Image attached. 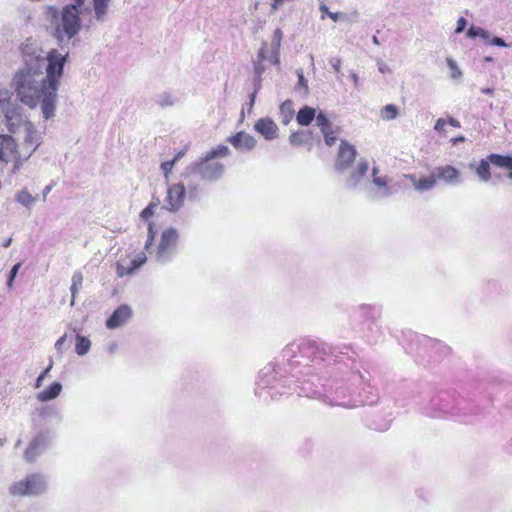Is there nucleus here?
Wrapping results in <instances>:
<instances>
[{"label":"nucleus","instance_id":"nucleus-1","mask_svg":"<svg viewBox=\"0 0 512 512\" xmlns=\"http://www.w3.org/2000/svg\"><path fill=\"white\" fill-rule=\"evenodd\" d=\"M21 54L25 66L15 73L11 87L21 103L32 109L40 105L44 118L49 119L55 114L57 91L67 54L63 55L56 49L48 52L45 77H42V50L35 43L30 40L23 43Z\"/></svg>","mask_w":512,"mask_h":512},{"label":"nucleus","instance_id":"nucleus-2","mask_svg":"<svg viewBox=\"0 0 512 512\" xmlns=\"http://www.w3.org/2000/svg\"><path fill=\"white\" fill-rule=\"evenodd\" d=\"M342 352H338L336 348L326 343H318L310 339H299L288 344L282 351L277 361L263 368L262 381L269 384V380H265L271 372L280 373L281 371L289 372L292 377L298 378L302 373V369L319 365L326 361L330 363L334 361L339 365L342 361Z\"/></svg>","mask_w":512,"mask_h":512},{"label":"nucleus","instance_id":"nucleus-3","mask_svg":"<svg viewBox=\"0 0 512 512\" xmlns=\"http://www.w3.org/2000/svg\"><path fill=\"white\" fill-rule=\"evenodd\" d=\"M345 375L340 379L330 380L323 386V392H316L328 405L354 408L363 404L362 400L355 397L352 386L366 381L365 377L358 370L345 372Z\"/></svg>","mask_w":512,"mask_h":512},{"label":"nucleus","instance_id":"nucleus-4","mask_svg":"<svg viewBox=\"0 0 512 512\" xmlns=\"http://www.w3.org/2000/svg\"><path fill=\"white\" fill-rule=\"evenodd\" d=\"M80 7L75 3L64 6L61 11L53 6L47 8L53 34L59 41L64 38L71 39L79 33L81 29Z\"/></svg>","mask_w":512,"mask_h":512},{"label":"nucleus","instance_id":"nucleus-5","mask_svg":"<svg viewBox=\"0 0 512 512\" xmlns=\"http://www.w3.org/2000/svg\"><path fill=\"white\" fill-rule=\"evenodd\" d=\"M464 400H456L448 393L441 394L433 398L425 408V414L431 418H458L465 420L469 415L478 413V409L473 407L466 409Z\"/></svg>","mask_w":512,"mask_h":512},{"label":"nucleus","instance_id":"nucleus-6","mask_svg":"<svg viewBox=\"0 0 512 512\" xmlns=\"http://www.w3.org/2000/svg\"><path fill=\"white\" fill-rule=\"evenodd\" d=\"M230 149L225 145H218L208 151L205 157L201 158L195 165V171L199 177L208 182L217 181L225 171L223 163L217 161L230 155Z\"/></svg>","mask_w":512,"mask_h":512},{"label":"nucleus","instance_id":"nucleus-7","mask_svg":"<svg viewBox=\"0 0 512 512\" xmlns=\"http://www.w3.org/2000/svg\"><path fill=\"white\" fill-rule=\"evenodd\" d=\"M47 478L43 474L33 473L13 483L9 492L13 496H38L47 491Z\"/></svg>","mask_w":512,"mask_h":512},{"label":"nucleus","instance_id":"nucleus-8","mask_svg":"<svg viewBox=\"0 0 512 512\" xmlns=\"http://www.w3.org/2000/svg\"><path fill=\"white\" fill-rule=\"evenodd\" d=\"M178 232L170 227L161 233L159 243L154 251V258L160 264H166L172 260L176 253Z\"/></svg>","mask_w":512,"mask_h":512},{"label":"nucleus","instance_id":"nucleus-9","mask_svg":"<svg viewBox=\"0 0 512 512\" xmlns=\"http://www.w3.org/2000/svg\"><path fill=\"white\" fill-rule=\"evenodd\" d=\"M355 316L361 318L368 325V329L371 332L378 333L380 327L378 320L382 315V308L378 305L372 304H361L353 311Z\"/></svg>","mask_w":512,"mask_h":512},{"label":"nucleus","instance_id":"nucleus-10","mask_svg":"<svg viewBox=\"0 0 512 512\" xmlns=\"http://www.w3.org/2000/svg\"><path fill=\"white\" fill-rule=\"evenodd\" d=\"M262 373H263V369L260 372V380L258 382V389H257V394L260 397H265L264 394H270V390L275 391V392L271 393L272 398H274L275 394H280V395L285 394V392L282 390V388H285V385L280 384V380L278 379V376L285 377V374H290L289 372L281 371L280 373H276V372L269 373L268 376L265 378L266 381L269 380V382H270L268 385L263 383Z\"/></svg>","mask_w":512,"mask_h":512},{"label":"nucleus","instance_id":"nucleus-11","mask_svg":"<svg viewBox=\"0 0 512 512\" xmlns=\"http://www.w3.org/2000/svg\"><path fill=\"white\" fill-rule=\"evenodd\" d=\"M357 151L353 145L345 140H341L334 167L337 171L343 172L347 170L355 161Z\"/></svg>","mask_w":512,"mask_h":512},{"label":"nucleus","instance_id":"nucleus-12","mask_svg":"<svg viewBox=\"0 0 512 512\" xmlns=\"http://www.w3.org/2000/svg\"><path fill=\"white\" fill-rule=\"evenodd\" d=\"M51 436L48 432H41L36 435L29 443L24 457L26 461L33 462L39 455H41L50 445Z\"/></svg>","mask_w":512,"mask_h":512},{"label":"nucleus","instance_id":"nucleus-13","mask_svg":"<svg viewBox=\"0 0 512 512\" xmlns=\"http://www.w3.org/2000/svg\"><path fill=\"white\" fill-rule=\"evenodd\" d=\"M147 261L146 254L139 252L131 260L121 258L116 263V273L118 277H125L134 274Z\"/></svg>","mask_w":512,"mask_h":512},{"label":"nucleus","instance_id":"nucleus-14","mask_svg":"<svg viewBox=\"0 0 512 512\" xmlns=\"http://www.w3.org/2000/svg\"><path fill=\"white\" fill-rule=\"evenodd\" d=\"M147 261L146 254L139 252L131 260L121 258L116 263V273L118 277H125L134 274Z\"/></svg>","mask_w":512,"mask_h":512},{"label":"nucleus","instance_id":"nucleus-15","mask_svg":"<svg viewBox=\"0 0 512 512\" xmlns=\"http://www.w3.org/2000/svg\"><path fill=\"white\" fill-rule=\"evenodd\" d=\"M316 125L319 127L324 137L325 144L329 147L335 145L341 132V128L338 126L334 127L323 112H319L317 114Z\"/></svg>","mask_w":512,"mask_h":512},{"label":"nucleus","instance_id":"nucleus-16","mask_svg":"<svg viewBox=\"0 0 512 512\" xmlns=\"http://www.w3.org/2000/svg\"><path fill=\"white\" fill-rule=\"evenodd\" d=\"M21 155L17 150L15 140L9 135H0V161L19 163Z\"/></svg>","mask_w":512,"mask_h":512},{"label":"nucleus","instance_id":"nucleus-17","mask_svg":"<svg viewBox=\"0 0 512 512\" xmlns=\"http://www.w3.org/2000/svg\"><path fill=\"white\" fill-rule=\"evenodd\" d=\"M227 141L238 151L248 152L257 146V140L252 135L239 131L228 137Z\"/></svg>","mask_w":512,"mask_h":512},{"label":"nucleus","instance_id":"nucleus-18","mask_svg":"<svg viewBox=\"0 0 512 512\" xmlns=\"http://www.w3.org/2000/svg\"><path fill=\"white\" fill-rule=\"evenodd\" d=\"M0 108L10 127L15 125L14 121H20L21 115L18 109L11 105V97L8 91H0Z\"/></svg>","mask_w":512,"mask_h":512},{"label":"nucleus","instance_id":"nucleus-19","mask_svg":"<svg viewBox=\"0 0 512 512\" xmlns=\"http://www.w3.org/2000/svg\"><path fill=\"white\" fill-rule=\"evenodd\" d=\"M132 316V309L126 304L120 305L106 320L108 329H116L123 326Z\"/></svg>","mask_w":512,"mask_h":512},{"label":"nucleus","instance_id":"nucleus-20","mask_svg":"<svg viewBox=\"0 0 512 512\" xmlns=\"http://www.w3.org/2000/svg\"><path fill=\"white\" fill-rule=\"evenodd\" d=\"M254 129L266 140H274L278 137L279 128L271 118L258 119L254 124Z\"/></svg>","mask_w":512,"mask_h":512},{"label":"nucleus","instance_id":"nucleus-21","mask_svg":"<svg viewBox=\"0 0 512 512\" xmlns=\"http://www.w3.org/2000/svg\"><path fill=\"white\" fill-rule=\"evenodd\" d=\"M186 191L182 183L173 184L167 191V203L170 210H178L184 203Z\"/></svg>","mask_w":512,"mask_h":512},{"label":"nucleus","instance_id":"nucleus-22","mask_svg":"<svg viewBox=\"0 0 512 512\" xmlns=\"http://www.w3.org/2000/svg\"><path fill=\"white\" fill-rule=\"evenodd\" d=\"M436 181H443L449 185H456L460 182V171L451 165L439 166L435 169Z\"/></svg>","mask_w":512,"mask_h":512},{"label":"nucleus","instance_id":"nucleus-23","mask_svg":"<svg viewBox=\"0 0 512 512\" xmlns=\"http://www.w3.org/2000/svg\"><path fill=\"white\" fill-rule=\"evenodd\" d=\"M489 159L493 166L505 170L507 177L512 179V155L492 153L489 155Z\"/></svg>","mask_w":512,"mask_h":512},{"label":"nucleus","instance_id":"nucleus-24","mask_svg":"<svg viewBox=\"0 0 512 512\" xmlns=\"http://www.w3.org/2000/svg\"><path fill=\"white\" fill-rule=\"evenodd\" d=\"M409 179L412 182L414 188L419 192L428 191L437 185L436 176L434 173L428 176H422L418 179L414 175H410Z\"/></svg>","mask_w":512,"mask_h":512},{"label":"nucleus","instance_id":"nucleus-25","mask_svg":"<svg viewBox=\"0 0 512 512\" xmlns=\"http://www.w3.org/2000/svg\"><path fill=\"white\" fill-rule=\"evenodd\" d=\"M25 128V144L29 150V155L36 150L40 144V135L30 122L24 124Z\"/></svg>","mask_w":512,"mask_h":512},{"label":"nucleus","instance_id":"nucleus-26","mask_svg":"<svg viewBox=\"0 0 512 512\" xmlns=\"http://www.w3.org/2000/svg\"><path fill=\"white\" fill-rule=\"evenodd\" d=\"M62 391V384L60 382H53L48 388L39 392L36 398L40 402H47L57 398Z\"/></svg>","mask_w":512,"mask_h":512},{"label":"nucleus","instance_id":"nucleus-27","mask_svg":"<svg viewBox=\"0 0 512 512\" xmlns=\"http://www.w3.org/2000/svg\"><path fill=\"white\" fill-rule=\"evenodd\" d=\"M316 110L309 106L301 108L296 116L297 123L301 126H308L311 122L316 119Z\"/></svg>","mask_w":512,"mask_h":512},{"label":"nucleus","instance_id":"nucleus-28","mask_svg":"<svg viewBox=\"0 0 512 512\" xmlns=\"http://www.w3.org/2000/svg\"><path fill=\"white\" fill-rule=\"evenodd\" d=\"M490 165H492V163L490 162L488 155L486 159H481L475 168L476 174L484 182H488L492 177Z\"/></svg>","mask_w":512,"mask_h":512},{"label":"nucleus","instance_id":"nucleus-29","mask_svg":"<svg viewBox=\"0 0 512 512\" xmlns=\"http://www.w3.org/2000/svg\"><path fill=\"white\" fill-rule=\"evenodd\" d=\"M78 6H82L85 0H74ZM110 0H93L94 11L96 18L102 20L107 13Z\"/></svg>","mask_w":512,"mask_h":512},{"label":"nucleus","instance_id":"nucleus-30","mask_svg":"<svg viewBox=\"0 0 512 512\" xmlns=\"http://www.w3.org/2000/svg\"><path fill=\"white\" fill-rule=\"evenodd\" d=\"M294 113V103L292 100L288 99L280 105V115L284 124H288L292 120Z\"/></svg>","mask_w":512,"mask_h":512},{"label":"nucleus","instance_id":"nucleus-31","mask_svg":"<svg viewBox=\"0 0 512 512\" xmlns=\"http://www.w3.org/2000/svg\"><path fill=\"white\" fill-rule=\"evenodd\" d=\"M71 281H72V284H71V287H70L71 306H73L74 303H75L76 294L78 293V291L82 287V283H83V275H82V273L79 272V271L74 272V274L72 275Z\"/></svg>","mask_w":512,"mask_h":512},{"label":"nucleus","instance_id":"nucleus-32","mask_svg":"<svg viewBox=\"0 0 512 512\" xmlns=\"http://www.w3.org/2000/svg\"><path fill=\"white\" fill-rule=\"evenodd\" d=\"M311 135L309 131H297L289 136V142L293 146H302L308 142Z\"/></svg>","mask_w":512,"mask_h":512},{"label":"nucleus","instance_id":"nucleus-33","mask_svg":"<svg viewBox=\"0 0 512 512\" xmlns=\"http://www.w3.org/2000/svg\"><path fill=\"white\" fill-rule=\"evenodd\" d=\"M91 346V342L88 338H85L81 335H76V346L75 352L79 356H83L88 353Z\"/></svg>","mask_w":512,"mask_h":512},{"label":"nucleus","instance_id":"nucleus-34","mask_svg":"<svg viewBox=\"0 0 512 512\" xmlns=\"http://www.w3.org/2000/svg\"><path fill=\"white\" fill-rule=\"evenodd\" d=\"M398 116V109L393 104H388L381 109V117L384 120H392Z\"/></svg>","mask_w":512,"mask_h":512},{"label":"nucleus","instance_id":"nucleus-35","mask_svg":"<svg viewBox=\"0 0 512 512\" xmlns=\"http://www.w3.org/2000/svg\"><path fill=\"white\" fill-rule=\"evenodd\" d=\"M16 200L22 205L29 207L35 201V197H33L26 189H24L16 195Z\"/></svg>","mask_w":512,"mask_h":512},{"label":"nucleus","instance_id":"nucleus-36","mask_svg":"<svg viewBox=\"0 0 512 512\" xmlns=\"http://www.w3.org/2000/svg\"><path fill=\"white\" fill-rule=\"evenodd\" d=\"M183 154H184V152H179V153L175 156V158H174L173 160H171V161H166V162H163V163L161 164V169H162V171H163V173H164V177H165L166 179H168V178H169V174L171 173V171H172V169H173V167H174V165H175L176 161H177L178 159H180V158L183 156Z\"/></svg>","mask_w":512,"mask_h":512},{"label":"nucleus","instance_id":"nucleus-37","mask_svg":"<svg viewBox=\"0 0 512 512\" xmlns=\"http://www.w3.org/2000/svg\"><path fill=\"white\" fill-rule=\"evenodd\" d=\"M368 171V164L366 162H359L355 170L351 174V178L354 181L361 179Z\"/></svg>","mask_w":512,"mask_h":512},{"label":"nucleus","instance_id":"nucleus-38","mask_svg":"<svg viewBox=\"0 0 512 512\" xmlns=\"http://www.w3.org/2000/svg\"><path fill=\"white\" fill-rule=\"evenodd\" d=\"M446 63L450 69L451 78L459 79L462 76V72L457 66L456 62L452 58L448 57L446 58Z\"/></svg>","mask_w":512,"mask_h":512},{"label":"nucleus","instance_id":"nucleus-39","mask_svg":"<svg viewBox=\"0 0 512 512\" xmlns=\"http://www.w3.org/2000/svg\"><path fill=\"white\" fill-rule=\"evenodd\" d=\"M158 207V204L156 203H150L142 212H141V219L143 221H149L150 218L154 215L155 209Z\"/></svg>","mask_w":512,"mask_h":512},{"label":"nucleus","instance_id":"nucleus-40","mask_svg":"<svg viewBox=\"0 0 512 512\" xmlns=\"http://www.w3.org/2000/svg\"><path fill=\"white\" fill-rule=\"evenodd\" d=\"M467 35L468 37L470 38H475V37H478V36H481V37H486L487 36V33L486 31L481 28V27H476V26H471L468 31H467Z\"/></svg>","mask_w":512,"mask_h":512},{"label":"nucleus","instance_id":"nucleus-41","mask_svg":"<svg viewBox=\"0 0 512 512\" xmlns=\"http://www.w3.org/2000/svg\"><path fill=\"white\" fill-rule=\"evenodd\" d=\"M20 267H21V263H16L12 267V269H11V271L9 273V277H8V281H7V287L9 289H11L13 287V281H14V279H15V277H16L19 269H20Z\"/></svg>","mask_w":512,"mask_h":512},{"label":"nucleus","instance_id":"nucleus-42","mask_svg":"<svg viewBox=\"0 0 512 512\" xmlns=\"http://www.w3.org/2000/svg\"><path fill=\"white\" fill-rule=\"evenodd\" d=\"M282 37H283L282 30L280 28H277L274 31L273 37H272V44H273V46H275L276 48H279L280 44H281V41H282Z\"/></svg>","mask_w":512,"mask_h":512},{"label":"nucleus","instance_id":"nucleus-43","mask_svg":"<svg viewBox=\"0 0 512 512\" xmlns=\"http://www.w3.org/2000/svg\"><path fill=\"white\" fill-rule=\"evenodd\" d=\"M52 366H53V362L50 361L48 367L38 376V378L36 379V382H35V387L36 388H40L41 387L44 378L49 373V371L51 370Z\"/></svg>","mask_w":512,"mask_h":512},{"label":"nucleus","instance_id":"nucleus-44","mask_svg":"<svg viewBox=\"0 0 512 512\" xmlns=\"http://www.w3.org/2000/svg\"><path fill=\"white\" fill-rule=\"evenodd\" d=\"M155 238L154 226H148V236L145 243V249L149 250Z\"/></svg>","mask_w":512,"mask_h":512},{"label":"nucleus","instance_id":"nucleus-45","mask_svg":"<svg viewBox=\"0 0 512 512\" xmlns=\"http://www.w3.org/2000/svg\"><path fill=\"white\" fill-rule=\"evenodd\" d=\"M66 341H67V335L64 334L63 336H61L55 343V349L59 352V353H62L63 351V348L66 344Z\"/></svg>","mask_w":512,"mask_h":512},{"label":"nucleus","instance_id":"nucleus-46","mask_svg":"<svg viewBox=\"0 0 512 512\" xmlns=\"http://www.w3.org/2000/svg\"><path fill=\"white\" fill-rule=\"evenodd\" d=\"M466 24H467L466 19L464 17H460L457 20V26H456L455 32L457 34L463 32L466 27Z\"/></svg>","mask_w":512,"mask_h":512},{"label":"nucleus","instance_id":"nucleus-47","mask_svg":"<svg viewBox=\"0 0 512 512\" xmlns=\"http://www.w3.org/2000/svg\"><path fill=\"white\" fill-rule=\"evenodd\" d=\"M446 124H447L446 120L438 119L435 124V130H437L438 132H444Z\"/></svg>","mask_w":512,"mask_h":512},{"label":"nucleus","instance_id":"nucleus-48","mask_svg":"<svg viewBox=\"0 0 512 512\" xmlns=\"http://www.w3.org/2000/svg\"><path fill=\"white\" fill-rule=\"evenodd\" d=\"M492 44H494L496 46H500V47L507 46V44L504 42V40L502 38H499V37H494L492 39Z\"/></svg>","mask_w":512,"mask_h":512},{"label":"nucleus","instance_id":"nucleus-49","mask_svg":"<svg viewBox=\"0 0 512 512\" xmlns=\"http://www.w3.org/2000/svg\"><path fill=\"white\" fill-rule=\"evenodd\" d=\"M341 13L339 12H331V13H328V17L331 18L334 22H337L340 20L341 18Z\"/></svg>","mask_w":512,"mask_h":512},{"label":"nucleus","instance_id":"nucleus-50","mask_svg":"<svg viewBox=\"0 0 512 512\" xmlns=\"http://www.w3.org/2000/svg\"><path fill=\"white\" fill-rule=\"evenodd\" d=\"M284 1L285 0H274L271 5L272 10H274V11L277 10L280 6L283 5Z\"/></svg>","mask_w":512,"mask_h":512},{"label":"nucleus","instance_id":"nucleus-51","mask_svg":"<svg viewBox=\"0 0 512 512\" xmlns=\"http://www.w3.org/2000/svg\"><path fill=\"white\" fill-rule=\"evenodd\" d=\"M446 122L453 127H457V128L460 127V122L453 117L449 118L448 121H446Z\"/></svg>","mask_w":512,"mask_h":512},{"label":"nucleus","instance_id":"nucleus-52","mask_svg":"<svg viewBox=\"0 0 512 512\" xmlns=\"http://www.w3.org/2000/svg\"><path fill=\"white\" fill-rule=\"evenodd\" d=\"M506 451L510 455H512V437L509 439V441L506 444Z\"/></svg>","mask_w":512,"mask_h":512},{"label":"nucleus","instance_id":"nucleus-53","mask_svg":"<svg viewBox=\"0 0 512 512\" xmlns=\"http://www.w3.org/2000/svg\"><path fill=\"white\" fill-rule=\"evenodd\" d=\"M320 11H321L323 14L327 15V16H328V13H331V12L329 11L328 7H327L326 5H324V4H321V5H320Z\"/></svg>","mask_w":512,"mask_h":512},{"label":"nucleus","instance_id":"nucleus-54","mask_svg":"<svg viewBox=\"0 0 512 512\" xmlns=\"http://www.w3.org/2000/svg\"><path fill=\"white\" fill-rule=\"evenodd\" d=\"M374 182H375L376 185H378L380 187L386 185V182L384 180L380 179V178H374Z\"/></svg>","mask_w":512,"mask_h":512},{"label":"nucleus","instance_id":"nucleus-55","mask_svg":"<svg viewBox=\"0 0 512 512\" xmlns=\"http://www.w3.org/2000/svg\"><path fill=\"white\" fill-rule=\"evenodd\" d=\"M11 242H12V238H8L6 239L4 242H3V247L4 248H7L11 245Z\"/></svg>","mask_w":512,"mask_h":512},{"label":"nucleus","instance_id":"nucleus-56","mask_svg":"<svg viewBox=\"0 0 512 512\" xmlns=\"http://www.w3.org/2000/svg\"><path fill=\"white\" fill-rule=\"evenodd\" d=\"M117 345L115 343H112L109 345V352L113 353L116 349Z\"/></svg>","mask_w":512,"mask_h":512},{"label":"nucleus","instance_id":"nucleus-57","mask_svg":"<svg viewBox=\"0 0 512 512\" xmlns=\"http://www.w3.org/2000/svg\"><path fill=\"white\" fill-rule=\"evenodd\" d=\"M452 141H453V143H456L457 141H464V137L460 136L458 138L453 139Z\"/></svg>","mask_w":512,"mask_h":512},{"label":"nucleus","instance_id":"nucleus-58","mask_svg":"<svg viewBox=\"0 0 512 512\" xmlns=\"http://www.w3.org/2000/svg\"><path fill=\"white\" fill-rule=\"evenodd\" d=\"M6 443V438L0 437V446H3Z\"/></svg>","mask_w":512,"mask_h":512},{"label":"nucleus","instance_id":"nucleus-59","mask_svg":"<svg viewBox=\"0 0 512 512\" xmlns=\"http://www.w3.org/2000/svg\"><path fill=\"white\" fill-rule=\"evenodd\" d=\"M258 57H259V58H261V59H263V58H264V54H263V51H262V50L259 52Z\"/></svg>","mask_w":512,"mask_h":512},{"label":"nucleus","instance_id":"nucleus-60","mask_svg":"<svg viewBox=\"0 0 512 512\" xmlns=\"http://www.w3.org/2000/svg\"><path fill=\"white\" fill-rule=\"evenodd\" d=\"M484 92L488 93V94H491L493 91H492V89H486V90H484Z\"/></svg>","mask_w":512,"mask_h":512},{"label":"nucleus","instance_id":"nucleus-61","mask_svg":"<svg viewBox=\"0 0 512 512\" xmlns=\"http://www.w3.org/2000/svg\"><path fill=\"white\" fill-rule=\"evenodd\" d=\"M338 371L344 373V371L341 369V366L337 368Z\"/></svg>","mask_w":512,"mask_h":512},{"label":"nucleus","instance_id":"nucleus-62","mask_svg":"<svg viewBox=\"0 0 512 512\" xmlns=\"http://www.w3.org/2000/svg\"><path fill=\"white\" fill-rule=\"evenodd\" d=\"M343 365H344L346 368H348V366H349L346 362H344V364H343Z\"/></svg>","mask_w":512,"mask_h":512}]
</instances>
